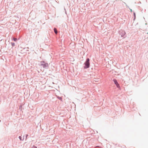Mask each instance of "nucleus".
Returning <instances> with one entry per match:
<instances>
[{
  "mask_svg": "<svg viewBox=\"0 0 148 148\" xmlns=\"http://www.w3.org/2000/svg\"><path fill=\"white\" fill-rule=\"evenodd\" d=\"M85 65L84 68V69H86L89 68L90 66V59L88 58H87L86 59V60L84 63Z\"/></svg>",
  "mask_w": 148,
  "mask_h": 148,
  "instance_id": "nucleus-1",
  "label": "nucleus"
},
{
  "mask_svg": "<svg viewBox=\"0 0 148 148\" xmlns=\"http://www.w3.org/2000/svg\"><path fill=\"white\" fill-rule=\"evenodd\" d=\"M120 35L121 37H123V38H125L126 33L125 31L122 30H121L119 31V32Z\"/></svg>",
  "mask_w": 148,
  "mask_h": 148,
  "instance_id": "nucleus-2",
  "label": "nucleus"
},
{
  "mask_svg": "<svg viewBox=\"0 0 148 148\" xmlns=\"http://www.w3.org/2000/svg\"><path fill=\"white\" fill-rule=\"evenodd\" d=\"M42 67L45 69H47L49 68V65L47 63H46L45 64H43L42 66Z\"/></svg>",
  "mask_w": 148,
  "mask_h": 148,
  "instance_id": "nucleus-3",
  "label": "nucleus"
},
{
  "mask_svg": "<svg viewBox=\"0 0 148 148\" xmlns=\"http://www.w3.org/2000/svg\"><path fill=\"white\" fill-rule=\"evenodd\" d=\"M53 30L55 34H58V31L57 29L56 28H54Z\"/></svg>",
  "mask_w": 148,
  "mask_h": 148,
  "instance_id": "nucleus-4",
  "label": "nucleus"
},
{
  "mask_svg": "<svg viewBox=\"0 0 148 148\" xmlns=\"http://www.w3.org/2000/svg\"><path fill=\"white\" fill-rule=\"evenodd\" d=\"M41 66H42L43 64H45L46 63L44 61H42L40 62Z\"/></svg>",
  "mask_w": 148,
  "mask_h": 148,
  "instance_id": "nucleus-5",
  "label": "nucleus"
},
{
  "mask_svg": "<svg viewBox=\"0 0 148 148\" xmlns=\"http://www.w3.org/2000/svg\"><path fill=\"white\" fill-rule=\"evenodd\" d=\"M113 80V81L114 82V83L115 85H116L118 84V83L117 82V81L116 79H114Z\"/></svg>",
  "mask_w": 148,
  "mask_h": 148,
  "instance_id": "nucleus-6",
  "label": "nucleus"
},
{
  "mask_svg": "<svg viewBox=\"0 0 148 148\" xmlns=\"http://www.w3.org/2000/svg\"><path fill=\"white\" fill-rule=\"evenodd\" d=\"M57 97L58 99H59V100H60L61 101H62V97H59V96H57Z\"/></svg>",
  "mask_w": 148,
  "mask_h": 148,
  "instance_id": "nucleus-7",
  "label": "nucleus"
},
{
  "mask_svg": "<svg viewBox=\"0 0 148 148\" xmlns=\"http://www.w3.org/2000/svg\"><path fill=\"white\" fill-rule=\"evenodd\" d=\"M133 15H134V20H135V19L136 18V14H135V12H134L133 13Z\"/></svg>",
  "mask_w": 148,
  "mask_h": 148,
  "instance_id": "nucleus-8",
  "label": "nucleus"
},
{
  "mask_svg": "<svg viewBox=\"0 0 148 148\" xmlns=\"http://www.w3.org/2000/svg\"><path fill=\"white\" fill-rule=\"evenodd\" d=\"M116 85L117 87L118 88H120V86H119V84H117Z\"/></svg>",
  "mask_w": 148,
  "mask_h": 148,
  "instance_id": "nucleus-9",
  "label": "nucleus"
},
{
  "mask_svg": "<svg viewBox=\"0 0 148 148\" xmlns=\"http://www.w3.org/2000/svg\"><path fill=\"white\" fill-rule=\"evenodd\" d=\"M11 44L12 47H14L15 46V44L14 42H11Z\"/></svg>",
  "mask_w": 148,
  "mask_h": 148,
  "instance_id": "nucleus-10",
  "label": "nucleus"
},
{
  "mask_svg": "<svg viewBox=\"0 0 148 148\" xmlns=\"http://www.w3.org/2000/svg\"><path fill=\"white\" fill-rule=\"evenodd\" d=\"M28 136V134H26L25 135V140H26V139H27V137Z\"/></svg>",
  "mask_w": 148,
  "mask_h": 148,
  "instance_id": "nucleus-11",
  "label": "nucleus"
},
{
  "mask_svg": "<svg viewBox=\"0 0 148 148\" xmlns=\"http://www.w3.org/2000/svg\"><path fill=\"white\" fill-rule=\"evenodd\" d=\"M13 40H14V41H16L17 40V39L16 38H13Z\"/></svg>",
  "mask_w": 148,
  "mask_h": 148,
  "instance_id": "nucleus-12",
  "label": "nucleus"
},
{
  "mask_svg": "<svg viewBox=\"0 0 148 148\" xmlns=\"http://www.w3.org/2000/svg\"><path fill=\"white\" fill-rule=\"evenodd\" d=\"M21 140H22V137L21 136H20L18 137Z\"/></svg>",
  "mask_w": 148,
  "mask_h": 148,
  "instance_id": "nucleus-13",
  "label": "nucleus"
},
{
  "mask_svg": "<svg viewBox=\"0 0 148 148\" xmlns=\"http://www.w3.org/2000/svg\"><path fill=\"white\" fill-rule=\"evenodd\" d=\"M32 148H37V147L34 145L32 146Z\"/></svg>",
  "mask_w": 148,
  "mask_h": 148,
  "instance_id": "nucleus-14",
  "label": "nucleus"
},
{
  "mask_svg": "<svg viewBox=\"0 0 148 148\" xmlns=\"http://www.w3.org/2000/svg\"><path fill=\"white\" fill-rule=\"evenodd\" d=\"M129 9L130 10V12H132V10L130 8H129Z\"/></svg>",
  "mask_w": 148,
  "mask_h": 148,
  "instance_id": "nucleus-15",
  "label": "nucleus"
},
{
  "mask_svg": "<svg viewBox=\"0 0 148 148\" xmlns=\"http://www.w3.org/2000/svg\"><path fill=\"white\" fill-rule=\"evenodd\" d=\"M24 138H25V136H23V140H23V139H24Z\"/></svg>",
  "mask_w": 148,
  "mask_h": 148,
  "instance_id": "nucleus-16",
  "label": "nucleus"
},
{
  "mask_svg": "<svg viewBox=\"0 0 148 148\" xmlns=\"http://www.w3.org/2000/svg\"><path fill=\"white\" fill-rule=\"evenodd\" d=\"M124 3H125V4L126 5V3H125L124 2Z\"/></svg>",
  "mask_w": 148,
  "mask_h": 148,
  "instance_id": "nucleus-17",
  "label": "nucleus"
},
{
  "mask_svg": "<svg viewBox=\"0 0 148 148\" xmlns=\"http://www.w3.org/2000/svg\"><path fill=\"white\" fill-rule=\"evenodd\" d=\"M147 34H148V33H147Z\"/></svg>",
  "mask_w": 148,
  "mask_h": 148,
  "instance_id": "nucleus-18",
  "label": "nucleus"
}]
</instances>
